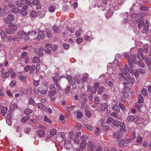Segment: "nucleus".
<instances>
[{"instance_id":"6ab92c4d","label":"nucleus","mask_w":151,"mask_h":151,"mask_svg":"<svg viewBox=\"0 0 151 151\" xmlns=\"http://www.w3.org/2000/svg\"><path fill=\"white\" fill-rule=\"evenodd\" d=\"M1 76L2 78L4 79L8 78L9 77V74L7 72H1Z\"/></svg>"},{"instance_id":"79ce46f5","label":"nucleus","mask_w":151,"mask_h":151,"mask_svg":"<svg viewBox=\"0 0 151 151\" xmlns=\"http://www.w3.org/2000/svg\"><path fill=\"white\" fill-rule=\"evenodd\" d=\"M87 88L88 90L90 92L92 93H96V91L94 90L93 88L89 86H88Z\"/></svg>"},{"instance_id":"7ed1b4c3","label":"nucleus","mask_w":151,"mask_h":151,"mask_svg":"<svg viewBox=\"0 0 151 151\" xmlns=\"http://www.w3.org/2000/svg\"><path fill=\"white\" fill-rule=\"evenodd\" d=\"M8 28L6 30L7 33L9 34H14L17 29V26L15 24L9 23L8 25Z\"/></svg>"},{"instance_id":"6e6d98bb","label":"nucleus","mask_w":151,"mask_h":151,"mask_svg":"<svg viewBox=\"0 0 151 151\" xmlns=\"http://www.w3.org/2000/svg\"><path fill=\"white\" fill-rule=\"evenodd\" d=\"M17 82L16 80H13L11 81L9 84V86L11 87H13L15 85Z\"/></svg>"},{"instance_id":"cd10ccee","label":"nucleus","mask_w":151,"mask_h":151,"mask_svg":"<svg viewBox=\"0 0 151 151\" xmlns=\"http://www.w3.org/2000/svg\"><path fill=\"white\" fill-rule=\"evenodd\" d=\"M136 55H137L136 54H135L134 55H132L131 56L130 59L133 63H135L136 62L137 60L136 57Z\"/></svg>"},{"instance_id":"de8ad7c7","label":"nucleus","mask_w":151,"mask_h":151,"mask_svg":"<svg viewBox=\"0 0 151 151\" xmlns=\"http://www.w3.org/2000/svg\"><path fill=\"white\" fill-rule=\"evenodd\" d=\"M119 144L121 146H125L126 145L125 143L124 139V140L122 139H121L119 141Z\"/></svg>"},{"instance_id":"37998d69","label":"nucleus","mask_w":151,"mask_h":151,"mask_svg":"<svg viewBox=\"0 0 151 151\" xmlns=\"http://www.w3.org/2000/svg\"><path fill=\"white\" fill-rule=\"evenodd\" d=\"M31 130V129L29 127H25L24 129V132L26 134H29Z\"/></svg>"},{"instance_id":"ea45409f","label":"nucleus","mask_w":151,"mask_h":151,"mask_svg":"<svg viewBox=\"0 0 151 151\" xmlns=\"http://www.w3.org/2000/svg\"><path fill=\"white\" fill-rule=\"evenodd\" d=\"M30 117L29 116H26L23 117L22 119L21 120V121L23 123L25 122Z\"/></svg>"},{"instance_id":"4d7b16f0","label":"nucleus","mask_w":151,"mask_h":151,"mask_svg":"<svg viewBox=\"0 0 151 151\" xmlns=\"http://www.w3.org/2000/svg\"><path fill=\"white\" fill-rule=\"evenodd\" d=\"M85 126L86 128L88 130L91 131H93V128L92 126L88 124H86L85 125Z\"/></svg>"},{"instance_id":"49530a36","label":"nucleus","mask_w":151,"mask_h":151,"mask_svg":"<svg viewBox=\"0 0 151 151\" xmlns=\"http://www.w3.org/2000/svg\"><path fill=\"white\" fill-rule=\"evenodd\" d=\"M83 113L81 111H78L77 112L76 117L78 118H81L83 116Z\"/></svg>"},{"instance_id":"13d9d810","label":"nucleus","mask_w":151,"mask_h":151,"mask_svg":"<svg viewBox=\"0 0 151 151\" xmlns=\"http://www.w3.org/2000/svg\"><path fill=\"white\" fill-rule=\"evenodd\" d=\"M113 120V119L111 117H109L106 120V123L108 124H111Z\"/></svg>"},{"instance_id":"0eeeda50","label":"nucleus","mask_w":151,"mask_h":151,"mask_svg":"<svg viewBox=\"0 0 151 151\" xmlns=\"http://www.w3.org/2000/svg\"><path fill=\"white\" fill-rule=\"evenodd\" d=\"M80 97L81 100V105L83 106L87 102V97L85 94L82 93L80 95Z\"/></svg>"},{"instance_id":"b1692460","label":"nucleus","mask_w":151,"mask_h":151,"mask_svg":"<svg viewBox=\"0 0 151 151\" xmlns=\"http://www.w3.org/2000/svg\"><path fill=\"white\" fill-rule=\"evenodd\" d=\"M32 62L34 63H39L40 62V58L37 57H34L32 58Z\"/></svg>"},{"instance_id":"72a5a7b5","label":"nucleus","mask_w":151,"mask_h":151,"mask_svg":"<svg viewBox=\"0 0 151 151\" xmlns=\"http://www.w3.org/2000/svg\"><path fill=\"white\" fill-rule=\"evenodd\" d=\"M142 58V59L145 60V62L147 65L149 66L150 65V62L149 60V58L148 57H146L145 58H144L143 57V58Z\"/></svg>"},{"instance_id":"2eb2a0df","label":"nucleus","mask_w":151,"mask_h":151,"mask_svg":"<svg viewBox=\"0 0 151 151\" xmlns=\"http://www.w3.org/2000/svg\"><path fill=\"white\" fill-rule=\"evenodd\" d=\"M114 137L116 139H119L123 136V133L120 132H115L114 133Z\"/></svg>"},{"instance_id":"8fccbe9b","label":"nucleus","mask_w":151,"mask_h":151,"mask_svg":"<svg viewBox=\"0 0 151 151\" xmlns=\"http://www.w3.org/2000/svg\"><path fill=\"white\" fill-rule=\"evenodd\" d=\"M85 114L86 116L88 117H90L91 116V113L90 111L88 110H86L85 111Z\"/></svg>"},{"instance_id":"4be33fe9","label":"nucleus","mask_w":151,"mask_h":151,"mask_svg":"<svg viewBox=\"0 0 151 151\" xmlns=\"http://www.w3.org/2000/svg\"><path fill=\"white\" fill-rule=\"evenodd\" d=\"M11 12L12 13H19L20 12V10L17 7H15L11 10Z\"/></svg>"},{"instance_id":"c85d7f7f","label":"nucleus","mask_w":151,"mask_h":151,"mask_svg":"<svg viewBox=\"0 0 151 151\" xmlns=\"http://www.w3.org/2000/svg\"><path fill=\"white\" fill-rule=\"evenodd\" d=\"M88 76V74L86 73L83 76L82 79V83H84L87 80Z\"/></svg>"},{"instance_id":"2f4dec72","label":"nucleus","mask_w":151,"mask_h":151,"mask_svg":"<svg viewBox=\"0 0 151 151\" xmlns=\"http://www.w3.org/2000/svg\"><path fill=\"white\" fill-rule=\"evenodd\" d=\"M37 106L39 108L42 110H44L45 108V106L41 103L37 104Z\"/></svg>"},{"instance_id":"5fc2aeb1","label":"nucleus","mask_w":151,"mask_h":151,"mask_svg":"<svg viewBox=\"0 0 151 151\" xmlns=\"http://www.w3.org/2000/svg\"><path fill=\"white\" fill-rule=\"evenodd\" d=\"M136 72L141 74H144L145 73V70L139 68L137 70H136Z\"/></svg>"},{"instance_id":"c756f323","label":"nucleus","mask_w":151,"mask_h":151,"mask_svg":"<svg viewBox=\"0 0 151 151\" xmlns=\"http://www.w3.org/2000/svg\"><path fill=\"white\" fill-rule=\"evenodd\" d=\"M56 92L55 90L50 91L48 94V96L49 97H51V96H54L56 94Z\"/></svg>"},{"instance_id":"f3484780","label":"nucleus","mask_w":151,"mask_h":151,"mask_svg":"<svg viewBox=\"0 0 151 151\" xmlns=\"http://www.w3.org/2000/svg\"><path fill=\"white\" fill-rule=\"evenodd\" d=\"M66 78L71 85H73L75 84L74 82H73L72 79V77L71 75H67L66 76Z\"/></svg>"},{"instance_id":"473e14b6","label":"nucleus","mask_w":151,"mask_h":151,"mask_svg":"<svg viewBox=\"0 0 151 151\" xmlns=\"http://www.w3.org/2000/svg\"><path fill=\"white\" fill-rule=\"evenodd\" d=\"M137 64L139 67L143 68L145 67V65L142 61L141 60L138 61L137 62Z\"/></svg>"},{"instance_id":"3c124183","label":"nucleus","mask_w":151,"mask_h":151,"mask_svg":"<svg viewBox=\"0 0 151 151\" xmlns=\"http://www.w3.org/2000/svg\"><path fill=\"white\" fill-rule=\"evenodd\" d=\"M121 71L122 72V74H124L127 76H128L129 75V74L127 72L128 71L127 70L125 69L124 68H122L121 69Z\"/></svg>"},{"instance_id":"dca6fc26","label":"nucleus","mask_w":151,"mask_h":151,"mask_svg":"<svg viewBox=\"0 0 151 151\" xmlns=\"http://www.w3.org/2000/svg\"><path fill=\"white\" fill-rule=\"evenodd\" d=\"M119 130L120 132H124L126 131V127L125 124L123 122H121L120 124Z\"/></svg>"},{"instance_id":"f257e3e1","label":"nucleus","mask_w":151,"mask_h":151,"mask_svg":"<svg viewBox=\"0 0 151 151\" xmlns=\"http://www.w3.org/2000/svg\"><path fill=\"white\" fill-rule=\"evenodd\" d=\"M137 22L138 23V28L139 29H140L143 27L142 32L143 33L146 34L149 28V26L148 24V22L147 21L146 23L145 24L144 21L140 19H138L137 20Z\"/></svg>"},{"instance_id":"e2e57ef3","label":"nucleus","mask_w":151,"mask_h":151,"mask_svg":"<svg viewBox=\"0 0 151 151\" xmlns=\"http://www.w3.org/2000/svg\"><path fill=\"white\" fill-rule=\"evenodd\" d=\"M20 13L24 16H26L28 14V12L27 11L24 10L20 11Z\"/></svg>"},{"instance_id":"680f3d73","label":"nucleus","mask_w":151,"mask_h":151,"mask_svg":"<svg viewBox=\"0 0 151 151\" xmlns=\"http://www.w3.org/2000/svg\"><path fill=\"white\" fill-rule=\"evenodd\" d=\"M28 32L29 33L28 35H30L31 36H34L37 33L35 31H32L31 32L29 31Z\"/></svg>"},{"instance_id":"39448f33","label":"nucleus","mask_w":151,"mask_h":151,"mask_svg":"<svg viewBox=\"0 0 151 151\" xmlns=\"http://www.w3.org/2000/svg\"><path fill=\"white\" fill-rule=\"evenodd\" d=\"M15 17L14 15L12 14L9 15L7 18L4 19V21L6 24H9L10 22H13L14 20Z\"/></svg>"},{"instance_id":"20e7f679","label":"nucleus","mask_w":151,"mask_h":151,"mask_svg":"<svg viewBox=\"0 0 151 151\" xmlns=\"http://www.w3.org/2000/svg\"><path fill=\"white\" fill-rule=\"evenodd\" d=\"M85 151H93L95 147L94 143L92 141L88 142L86 146Z\"/></svg>"},{"instance_id":"f8f14e48","label":"nucleus","mask_w":151,"mask_h":151,"mask_svg":"<svg viewBox=\"0 0 151 151\" xmlns=\"http://www.w3.org/2000/svg\"><path fill=\"white\" fill-rule=\"evenodd\" d=\"M45 37V34L44 31H39L38 33V36L37 37V39L39 40L42 39Z\"/></svg>"},{"instance_id":"423d86ee","label":"nucleus","mask_w":151,"mask_h":151,"mask_svg":"<svg viewBox=\"0 0 151 151\" xmlns=\"http://www.w3.org/2000/svg\"><path fill=\"white\" fill-rule=\"evenodd\" d=\"M75 134V136L73 139V142L74 143L78 145L80 142L79 137L81 136V133L80 132H77Z\"/></svg>"},{"instance_id":"9b49d317","label":"nucleus","mask_w":151,"mask_h":151,"mask_svg":"<svg viewBox=\"0 0 151 151\" xmlns=\"http://www.w3.org/2000/svg\"><path fill=\"white\" fill-rule=\"evenodd\" d=\"M124 68L132 74H134L135 72L132 67H128L127 64L125 65Z\"/></svg>"},{"instance_id":"864d4df0","label":"nucleus","mask_w":151,"mask_h":151,"mask_svg":"<svg viewBox=\"0 0 151 151\" xmlns=\"http://www.w3.org/2000/svg\"><path fill=\"white\" fill-rule=\"evenodd\" d=\"M144 51L143 50L142 48H140L138 50V52L140 54L142 58H143L144 56L143 52Z\"/></svg>"},{"instance_id":"bf43d9fd","label":"nucleus","mask_w":151,"mask_h":151,"mask_svg":"<svg viewBox=\"0 0 151 151\" xmlns=\"http://www.w3.org/2000/svg\"><path fill=\"white\" fill-rule=\"evenodd\" d=\"M128 119L129 121H133L135 120V117L134 116H129Z\"/></svg>"},{"instance_id":"7c9ffc66","label":"nucleus","mask_w":151,"mask_h":151,"mask_svg":"<svg viewBox=\"0 0 151 151\" xmlns=\"http://www.w3.org/2000/svg\"><path fill=\"white\" fill-rule=\"evenodd\" d=\"M32 111L29 108L26 109L24 111V113L27 115H29L32 113Z\"/></svg>"},{"instance_id":"393cba45","label":"nucleus","mask_w":151,"mask_h":151,"mask_svg":"<svg viewBox=\"0 0 151 151\" xmlns=\"http://www.w3.org/2000/svg\"><path fill=\"white\" fill-rule=\"evenodd\" d=\"M43 48L42 47H40L38 48V55L40 57L43 56V54L42 51Z\"/></svg>"},{"instance_id":"a19ab883","label":"nucleus","mask_w":151,"mask_h":151,"mask_svg":"<svg viewBox=\"0 0 151 151\" xmlns=\"http://www.w3.org/2000/svg\"><path fill=\"white\" fill-rule=\"evenodd\" d=\"M28 102L29 104L33 106H34L35 104V103L32 98H30L29 99Z\"/></svg>"},{"instance_id":"c03bdc74","label":"nucleus","mask_w":151,"mask_h":151,"mask_svg":"<svg viewBox=\"0 0 151 151\" xmlns=\"http://www.w3.org/2000/svg\"><path fill=\"white\" fill-rule=\"evenodd\" d=\"M104 88L103 86L100 87L97 92L98 93L99 95H101L104 91Z\"/></svg>"},{"instance_id":"f03ea898","label":"nucleus","mask_w":151,"mask_h":151,"mask_svg":"<svg viewBox=\"0 0 151 151\" xmlns=\"http://www.w3.org/2000/svg\"><path fill=\"white\" fill-rule=\"evenodd\" d=\"M88 137L86 135H83L80 137L81 142L80 143V149L79 151H83L85 149L86 141Z\"/></svg>"},{"instance_id":"6e6552de","label":"nucleus","mask_w":151,"mask_h":151,"mask_svg":"<svg viewBox=\"0 0 151 151\" xmlns=\"http://www.w3.org/2000/svg\"><path fill=\"white\" fill-rule=\"evenodd\" d=\"M38 91L42 94H46L47 91V88L44 85L39 86L37 88Z\"/></svg>"},{"instance_id":"603ef678","label":"nucleus","mask_w":151,"mask_h":151,"mask_svg":"<svg viewBox=\"0 0 151 151\" xmlns=\"http://www.w3.org/2000/svg\"><path fill=\"white\" fill-rule=\"evenodd\" d=\"M30 15L31 17L33 18L36 17L37 16V14L36 12L34 11H31Z\"/></svg>"},{"instance_id":"a878e982","label":"nucleus","mask_w":151,"mask_h":151,"mask_svg":"<svg viewBox=\"0 0 151 151\" xmlns=\"http://www.w3.org/2000/svg\"><path fill=\"white\" fill-rule=\"evenodd\" d=\"M7 111V108L3 106L1 107V114L4 116L6 113Z\"/></svg>"},{"instance_id":"a18cd8bd","label":"nucleus","mask_w":151,"mask_h":151,"mask_svg":"<svg viewBox=\"0 0 151 151\" xmlns=\"http://www.w3.org/2000/svg\"><path fill=\"white\" fill-rule=\"evenodd\" d=\"M30 71L29 73L30 74L32 73L35 70V66L34 65H32L31 66H30Z\"/></svg>"},{"instance_id":"58836bf2","label":"nucleus","mask_w":151,"mask_h":151,"mask_svg":"<svg viewBox=\"0 0 151 151\" xmlns=\"http://www.w3.org/2000/svg\"><path fill=\"white\" fill-rule=\"evenodd\" d=\"M141 92L144 96H146L147 95V90L145 88H142Z\"/></svg>"},{"instance_id":"052dcab7","label":"nucleus","mask_w":151,"mask_h":151,"mask_svg":"<svg viewBox=\"0 0 151 151\" xmlns=\"http://www.w3.org/2000/svg\"><path fill=\"white\" fill-rule=\"evenodd\" d=\"M55 7L50 6L49 7L48 10L50 12H53L55 10Z\"/></svg>"},{"instance_id":"aec40b11","label":"nucleus","mask_w":151,"mask_h":151,"mask_svg":"<svg viewBox=\"0 0 151 151\" xmlns=\"http://www.w3.org/2000/svg\"><path fill=\"white\" fill-rule=\"evenodd\" d=\"M51 32V30L50 28H47L46 29V33L47 35V36L48 37L50 38L52 36Z\"/></svg>"},{"instance_id":"bb28decb","label":"nucleus","mask_w":151,"mask_h":151,"mask_svg":"<svg viewBox=\"0 0 151 151\" xmlns=\"http://www.w3.org/2000/svg\"><path fill=\"white\" fill-rule=\"evenodd\" d=\"M138 101L139 103H143L144 101V99L141 94H139L138 96Z\"/></svg>"},{"instance_id":"5701e85b","label":"nucleus","mask_w":151,"mask_h":151,"mask_svg":"<svg viewBox=\"0 0 151 151\" xmlns=\"http://www.w3.org/2000/svg\"><path fill=\"white\" fill-rule=\"evenodd\" d=\"M18 78L21 81L24 82L25 81L27 76L25 75H21L19 76Z\"/></svg>"},{"instance_id":"f704fd0d","label":"nucleus","mask_w":151,"mask_h":151,"mask_svg":"<svg viewBox=\"0 0 151 151\" xmlns=\"http://www.w3.org/2000/svg\"><path fill=\"white\" fill-rule=\"evenodd\" d=\"M8 39L9 41L12 42H13L16 40L17 38L15 37L9 36L8 37Z\"/></svg>"},{"instance_id":"e433bc0d","label":"nucleus","mask_w":151,"mask_h":151,"mask_svg":"<svg viewBox=\"0 0 151 151\" xmlns=\"http://www.w3.org/2000/svg\"><path fill=\"white\" fill-rule=\"evenodd\" d=\"M139 15L137 13H133L131 16V17L132 19H135L137 18H139Z\"/></svg>"},{"instance_id":"4c0bfd02","label":"nucleus","mask_w":151,"mask_h":151,"mask_svg":"<svg viewBox=\"0 0 151 151\" xmlns=\"http://www.w3.org/2000/svg\"><path fill=\"white\" fill-rule=\"evenodd\" d=\"M57 131L55 129H52L50 131V134L51 135H54L57 133Z\"/></svg>"},{"instance_id":"412c9836","label":"nucleus","mask_w":151,"mask_h":151,"mask_svg":"<svg viewBox=\"0 0 151 151\" xmlns=\"http://www.w3.org/2000/svg\"><path fill=\"white\" fill-rule=\"evenodd\" d=\"M52 29L55 32L58 33L60 32L61 30L60 29V26H53L52 27Z\"/></svg>"},{"instance_id":"774afa93","label":"nucleus","mask_w":151,"mask_h":151,"mask_svg":"<svg viewBox=\"0 0 151 151\" xmlns=\"http://www.w3.org/2000/svg\"><path fill=\"white\" fill-rule=\"evenodd\" d=\"M128 63L130 67H132L133 66V65L134 63H133L132 61L129 59L128 60Z\"/></svg>"},{"instance_id":"1a4fd4ad","label":"nucleus","mask_w":151,"mask_h":151,"mask_svg":"<svg viewBox=\"0 0 151 151\" xmlns=\"http://www.w3.org/2000/svg\"><path fill=\"white\" fill-rule=\"evenodd\" d=\"M29 33L25 32L23 30L18 32L17 33V36L20 39H23L24 35H28Z\"/></svg>"},{"instance_id":"0e129e2a","label":"nucleus","mask_w":151,"mask_h":151,"mask_svg":"<svg viewBox=\"0 0 151 151\" xmlns=\"http://www.w3.org/2000/svg\"><path fill=\"white\" fill-rule=\"evenodd\" d=\"M32 3L34 5H38L40 4V1L38 0H33Z\"/></svg>"},{"instance_id":"c9c22d12","label":"nucleus","mask_w":151,"mask_h":151,"mask_svg":"<svg viewBox=\"0 0 151 151\" xmlns=\"http://www.w3.org/2000/svg\"><path fill=\"white\" fill-rule=\"evenodd\" d=\"M52 78L55 85L57 86L58 84L59 83L58 78L56 76H54Z\"/></svg>"},{"instance_id":"4468645a","label":"nucleus","mask_w":151,"mask_h":151,"mask_svg":"<svg viewBox=\"0 0 151 151\" xmlns=\"http://www.w3.org/2000/svg\"><path fill=\"white\" fill-rule=\"evenodd\" d=\"M100 108L102 111L106 110L108 108L107 104L106 103H101L100 104Z\"/></svg>"},{"instance_id":"9d476101","label":"nucleus","mask_w":151,"mask_h":151,"mask_svg":"<svg viewBox=\"0 0 151 151\" xmlns=\"http://www.w3.org/2000/svg\"><path fill=\"white\" fill-rule=\"evenodd\" d=\"M127 77L128 80H127V81H126V82H125V83L126 84H129L131 83V84L133 85L134 83V78L132 76H131L130 74L129 76H128Z\"/></svg>"},{"instance_id":"69168bd1","label":"nucleus","mask_w":151,"mask_h":151,"mask_svg":"<svg viewBox=\"0 0 151 151\" xmlns=\"http://www.w3.org/2000/svg\"><path fill=\"white\" fill-rule=\"evenodd\" d=\"M94 102L95 103L98 105L100 103V100L98 98L96 97L95 98Z\"/></svg>"},{"instance_id":"ddd939ff","label":"nucleus","mask_w":151,"mask_h":151,"mask_svg":"<svg viewBox=\"0 0 151 151\" xmlns=\"http://www.w3.org/2000/svg\"><path fill=\"white\" fill-rule=\"evenodd\" d=\"M74 83H77L78 84H80L81 80V77L78 75H75L73 78Z\"/></svg>"},{"instance_id":"a211bd4d","label":"nucleus","mask_w":151,"mask_h":151,"mask_svg":"<svg viewBox=\"0 0 151 151\" xmlns=\"http://www.w3.org/2000/svg\"><path fill=\"white\" fill-rule=\"evenodd\" d=\"M38 136L40 137H43L45 134V132L42 130H39L37 132Z\"/></svg>"},{"instance_id":"09e8293b","label":"nucleus","mask_w":151,"mask_h":151,"mask_svg":"<svg viewBox=\"0 0 151 151\" xmlns=\"http://www.w3.org/2000/svg\"><path fill=\"white\" fill-rule=\"evenodd\" d=\"M120 123L119 121L117 120H114L112 122V124L114 126L117 127L120 125Z\"/></svg>"},{"instance_id":"338daca9","label":"nucleus","mask_w":151,"mask_h":151,"mask_svg":"<svg viewBox=\"0 0 151 151\" xmlns=\"http://www.w3.org/2000/svg\"><path fill=\"white\" fill-rule=\"evenodd\" d=\"M99 87V85L98 83L96 82L94 83L93 87L94 90H95L96 91V90L98 89Z\"/></svg>"}]
</instances>
